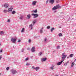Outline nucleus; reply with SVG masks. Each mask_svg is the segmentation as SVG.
Segmentation results:
<instances>
[{"mask_svg": "<svg viewBox=\"0 0 76 76\" xmlns=\"http://www.w3.org/2000/svg\"><path fill=\"white\" fill-rule=\"evenodd\" d=\"M67 58H69V56Z\"/></svg>", "mask_w": 76, "mask_h": 76, "instance_id": "47", "label": "nucleus"}, {"mask_svg": "<svg viewBox=\"0 0 76 76\" xmlns=\"http://www.w3.org/2000/svg\"><path fill=\"white\" fill-rule=\"evenodd\" d=\"M48 2V0H47L46 1V4H47Z\"/></svg>", "mask_w": 76, "mask_h": 76, "instance_id": "44", "label": "nucleus"}, {"mask_svg": "<svg viewBox=\"0 0 76 76\" xmlns=\"http://www.w3.org/2000/svg\"><path fill=\"white\" fill-rule=\"evenodd\" d=\"M31 15H32V16H34L33 18H37V17H38V14H31Z\"/></svg>", "mask_w": 76, "mask_h": 76, "instance_id": "4", "label": "nucleus"}, {"mask_svg": "<svg viewBox=\"0 0 76 76\" xmlns=\"http://www.w3.org/2000/svg\"><path fill=\"white\" fill-rule=\"evenodd\" d=\"M1 45V43L0 42V45Z\"/></svg>", "mask_w": 76, "mask_h": 76, "instance_id": "48", "label": "nucleus"}, {"mask_svg": "<svg viewBox=\"0 0 76 76\" xmlns=\"http://www.w3.org/2000/svg\"><path fill=\"white\" fill-rule=\"evenodd\" d=\"M31 42V39H29L28 40V42Z\"/></svg>", "mask_w": 76, "mask_h": 76, "instance_id": "37", "label": "nucleus"}, {"mask_svg": "<svg viewBox=\"0 0 76 76\" xmlns=\"http://www.w3.org/2000/svg\"><path fill=\"white\" fill-rule=\"evenodd\" d=\"M0 35H3L4 34V32L3 31H1L0 32Z\"/></svg>", "mask_w": 76, "mask_h": 76, "instance_id": "19", "label": "nucleus"}, {"mask_svg": "<svg viewBox=\"0 0 76 76\" xmlns=\"http://www.w3.org/2000/svg\"><path fill=\"white\" fill-rule=\"evenodd\" d=\"M30 28H31V29H33V25L32 24H31L30 25H29Z\"/></svg>", "mask_w": 76, "mask_h": 76, "instance_id": "16", "label": "nucleus"}, {"mask_svg": "<svg viewBox=\"0 0 76 76\" xmlns=\"http://www.w3.org/2000/svg\"><path fill=\"white\" fill-rule=\"evenodd\" d=\"M3 12H4V13H7V11L6 10H4L3 11Z\"/></svg>", "mask_w": 76, "mask_h": 76, "instance_id": "24", "label": "nucleus"}, {"mask_svg": "<svg viewBox=\"0 0 76 76\" xmlns=\"http://www.w3.org/2000/svg\"><path fill=\"white\" fill-rule=\"evenodd\" d=\"M60 46H57L56 49H59V48H60Z\"/></svg>", "mask_w": 76, "mask_h": 76, "instance_id": "29", "label": "nucleus"}, {"mask_svg": "<svg viewBox=\"0 0 76 76\" xmlns=\"http://www.w3.org/2000/svg\"><path fill=\"white\" fill-rule=\"evenodd\" d=\"M11 73L13 75H15L16 73H17V71L15 69H12L11 70Z\"/></svg>", "mask_w": 76, "mask_h": 76, "instance_id": "3", "label": "nucleus"}, {"mask_svg": "<svg viewBox=\"0 0 76 76\" xmlns=\"http://www.w3.org/2000/svg\"><path fill=\"white\" fill-rule=\"evenodd\" d=\"M15 13H16V12H15V11H13L12 12V14H15Z\"/></svg>", "mask_w": 76, "mask_h": 76, "instance_id": "26", "label": "nucleus"}, {"mask_svg": "<svg viewBox=\"0 0 76 76\" xmlns=\"http://www.w3.org/2000/svg\"><path fill=\"white\" fill-rule=\"evenodd\" d=\"M47 41V38H45L44 41Z\"/></svg>", "mask_w": 76, "mask_h": 76, "instance_id": "40", "label": "nucleus"}, {"mask_svg": "<svg viewBox=\"0 0 76 76\" xmlns=\"http://www.w3.org/2000/svg\"><path fill=\"white\" fill-rule=\"evenodd\" d=\"M64 66H67V63L65 64H64Z\"/></svg>", "mask_w": 76, "mask_h": 76, "instance_id": "38", "label": "nucleus"}, {"mask_svg": "<svg viewBox=\"0 0 76 76\" xmlns=\"http://www.w3.org/2000/svg\"><path fill=\"white\" fill-rule=\"evenodd\" d=\"M40 34H42V33H43V27H42L40 28Z\"/></svg>", "mask_w": 76, "mask_h": 76, "instance_id": "9", "label": "nucleus"}, {"mask_svg": "<svg viewBox=\"0 0 76 76\" xmlns=\"http://www.w3.org/2000/svg\"><path fill=\"white\" fill-rule=\"evenodd\" d=\"M74 64H75V63L73 62H72L71 66V67H73L74 66Z\"/></svg>", "mask_w": 76, "mask_h": 76, "instance_id": "20", "label": "nucleus"}, {"mask_svg": "<svg viewBox=\"0 0 76 76\" xmlns=\"http://www.w3.org/2000/svg\"><path fill=\"white\" fill-rule=\"evenodd\" d=\"M1 75V74L0 73V76Z\"/></svg>", "mask_w": 76, "mask_h": 76, "instance_id": "49", "label": "nucleus"}, {"mask_svg": "<svg viewBox=\"0 0 76 76\" xmlns=\"http://www.w3.org/2000/svg\"><path fill=\"white\" fill-rule=\"evenodd\" d=\"M28 58H27L25 59L26 61H27V60H28Z\"/></svg>", "mask_w": 76, "mask_h": 76, "instance_id": "36", "label": "nucleus"}, {"mask_svg": "<svg viewBox=\"0 0 76 76\" xmlns=\"http://www.w3.org/2000/svg\"><path fill=\"white\" fill-rule=\"evenodd\" d=\"M61 7H60V5H58L56 6H55L54 7L52 8V10H56L57 9H58V8H61Z\"/></svg>", "mask_w": 76, "mask_h": 76, "instance_id": "2", "label": "nucleus"}, {"mask_svg": "<svg viewBox=\"0 0 76 76\" xmlns=\"http://www.w3.org/2000/svg\"><path fill=\"white\" fill-rule=\"evenodd\" d=\"M42 52H40L39 53L38 55L40 56L42 55Z\"/></svg>", "mask_w": 76, "mask_h": 76, "instance_id": "23", "label": "nucleus"}, {"mask_svg": "<svg viewBox=\"0 0 76 76\" xmlns=\"http://www.w3.org/2000/svg\"><path fill=\"white\" fill-rule=\"evenodd\" d=\"M39 69H40V68L39 67L37 66L35 68V70L36 71H38V70Z\"/></svg>", "mask_w": 76, "mask_h": 76, "instance_id": "15", "label": "nucleus"}, {"mask_svg": "<svg viewBox=\"0 0 76 76\" xmlns=\"http://www.w3.org/2000/svg\"><path fill=\"white\" fill-rule=\"evenodd\" d=\"M69 63V61H67V63Z\"/></svg>", "mask_w": 76, "mask_h": 76, "instance_id": "46", "label": "nucleus"}, {"mask_svg": "<svg viewBox=\"0 0 76 76\" xmlns=\"http://www.w3.org/2000/svg\"><path fill=\"white\" fill-rule=\"evenodd\" d=\"M73 54H71L70 55H69V57L70 58H72V57H73Z\"/></svg>", "mask_w": 76, "mask_h": 76, "instance_id": "22", "label": "nucleus"}, {"mask_svg": "<svg viewBox=\"0 0 76 76\" xmlns=\"http://www.w3.org/2000/svg\"><path fill=\"white\" fill-rule=\"evenodd\" d=\"M24 17L23 16L21 15L20 16L19 19H20V20H22V19H23Z\"/></svg>", "mask_w": 76, "mask_h": 76, "instance_id": "13", "label": "nucleus"}, {"mask_svg": "<svg viewBox=\"0 0 76 76\" xmlns=\"http://www.w3.org/2000/svg\"><path fill=\"white\" fill-rule=\"evenodd\" d=\"M33 22H37V19H35L33 20Z\"/></svg>", "mask_w": 76, "mask_h": 76, "instance_id": "34", "label": "nucleus"}, {"mask_svg": "<svg viewBox=\"0 0 76 76\" xmlns=\"http://www.w3.org/2000/svg\"><path fill=\"white\" fill-rule=\"evenodd\" d=\"M47 29H50V26H48L47 27Z\"/></svg>", "mask_w": 76, "mask_h": 76, "instance_id": "28", "label": "nucleus"}, {"mask_svg": "<svg viewBox=\"0 0 76 76\" xmlns=\"http://www.w3.org/2000/svg\"><path fill=\"white\" fill-rule=\"evenodd\" d=\"M21 41V40L20 39L18 40V42H20Z\"/></svg>", "mask_w": 76, "mask_h": 76, "instance_id": "35", "label": "nucleus"}, {"mask_svg": "<svg viewBox=\"0 0 76 76\" xmlns=\"http://www.w3.org/2000/svg\"><path fill=\"white\" fill-rule=\"evenodd\" d=\"M54 2V0H50L49 1V3H50L52 4H53Z\"/></svg>", "mask_w": 76, "mask_h": 76, "instance_id": "12", "label": "nucleus"}, {"mask_svg": "<svg viewBox=\"0 0 76 76\" xmlns=\"http://www.w3.org/2000/svg\"><path fill=\"white\" fill-rule=\"evenodd\" d=\"M41 61H44L47 60V58H42L41 59Z\"/></svg>", "mask_w": 76, "mask_h": 76, "instance_id": "14", "label": "nucleus"}, {"mask_svg": "<svg viewBox=\"0 0 76 76\" xmlns=\"http://www.w3.org/2000/svg\"><path fill=\"white\" fill-rule=\"evenodd\" d=\"M4 7L5 8H7L9 6V4H5L4 5Z\"/></svg>", "mask_w": 76, "mask_h": 76, "instance_id": "7", "label": "nucleus"}, {"mask_svg": "<svg viewBox=\"0 0 76 76\" xmlns=\"http://www.w3.org/2000/svg\"><path fill=\"white\" fill-rule=\"evenodd\" d=\"M23 51H24V50L22 49V50H21V52H23Z\"/></svg>", "mask_w": 76, "mask_h": 76, "instance_id": "42", "label": "nucleus"}, {"mask_svg": "<svg viewBox=\"0 0 76 76\" xmlns=\"http://www.w3.org/2000/svg\"><path fill=\"white\" fill-rule=\"evenodd\" d=\"M61 56H62L61 59L62 61L60 62H59L58 63H57V65H60L61 64V63L64 61V59L66 58V57H67V55H65V53H63Z\"/></svg>", "mask_w": 76, "mask_h": 76, "instance_id": "1", "label": "nucleus"}, {"mask_svg": "<svg viewBox=\"0 0 76 76\" xmlns=\"http://www.w3.org/2000/svg\"><path fill=\"white\" fill-rule=\"evenodd\" d=\"M25 31V28H23L21 30V32H23V31Z\"/></svg>", "mask_w": 76, "mask_h": 76, "instance_id": "21", "label": "nucleus"}, {"mask_svg": "<svg viewBox=\"0 0 76 76\" xmlns=\"http://www.w3.org/2000/svg\"><path fill=\"white\" fill-rule=\"evenodd\" d=\"M59 37H61V36H62V34L61 33H60L59 34Z\"/></svg>", "mask_w": 76, "mask_h": 76, "instance_id": "27", "label": "nucleus"}, {"mask_svg": "<svg viewBox=\"0 0 76 76\" xmlns=\"http://www.w3.org/2000/svg\"><path fill=\"white\" fill-rule=\"evenodd\" d=\"M31 51L32 53H34L35 51V47H32L31 49Z\"/></svg>", "mask_w": 76, "mask_h": 76, "instance_id": "8", "label": "nucleus"}, {"mask_svg": "<svg viewBox=\"0 0 76 76\" xmlns=\"http://www.w3.org/2000/svg\"><path fill=\"white\" fill-rule=\"evenodd\" d=\"M29 65H30V64L29 63H27L26 64V66H29Z\"/></svg>", "mask_w": 76, "mask_h": 76, "instance_id": "31", "label": "nucleus"}, {"mask_svg": "<svg viewBox=\"0 0 76 76\" xmlns=\"http://www.w3.org/2000/svg\"><path fill=\"white\" fill-rule=\"evenodd\" d=\"M31 15L30 14H28L27 15V17L28 18V19H29L30 18H31Z\"/></svg>", "mask_w": 76, "mask_h": 76, "instance_id": "17", "label": "nucleus"}, {"mask_svg": "<svg viewBox=\"0 0 76 76\" xmlns=\"http://www.w3.org/2000/svg\"><path fill=\"white\" fill-rule=\"evenodd\" d=\"M36 23V22H35L34 21H33L32 23L33 25H35V23Z\"/></svg>", "mask_w": 76, "mask_h": 76, "instance_id": "30", "label": "nucleus"}, {"mask_svg": "<svg viewBox=\"0 0 76 76\" xmlns=\"http://www.w3.org/2000/svg\"><path fill=\"white\" fill-rule=\"evenodd\" d=\"M54 65H52V66H50V69L53 70H54Z\"/></svg>", "mask_w": 76, "mask_h": 76, "instance_id": "10", "label": "nucleus"}, {"mask_svg": "<svg viewBox=\"0 0 76 76\" xmlns=\"http://www.w3.org/2000/svg\"><path fill=\"white\" fill-rule=\"evenodd\" d=\"M37 3V1H33L32 2V5L33 6H34V5H36V3Z\"/></svg>", "mask_w": 76, "mask_h": 76, "instance_id": "11", "label": "nucleus"}, {"mask_svg": "<svg viewBox=\"0 0 76 76\" xmlns=\"http://www.w3.org/2000/svg\"><path fill=\"white\" fill-rule=\"evenodd\" d=\"M27 50H30V48H28L27 49Z\"/></svg>", "mask_w": 76, "mask_h": 76, "instance_id": "41", "label": "nucleus"}, {"mask_svg": "<svg viewBox=\"0 0 76 76\" xmlns=\"http://www.w3.org/2000/svg\"><path fill=\"white\" fill-rule=\"evenodd\" d=\"M31 12H34V13H37V10H32L31 11Z\"/></svg>", "mask_w": 76, "mask_h": 76, "instance_id": "18", "label": "nucleus"}, {"mask_svg": "<svg viewBox=\"0 0 76 76\" xmlns=\"http://www.w3.org/2000/svg\"><path fill=\"white\" fill-rule=\"evenodd\" d=\"M2 52V50H0V53H1Z\"/></svg>", "mask_w": 76, "mask_h": 76, "instance_id": "45", "label": "nucleus"}, {"mask_svg": "<svg viewBox=\"0 0 76 76\" xmlns=\"http://www.w3.org/2000/svg\"><path fill=\"white\" fill-rule=\"evenodd\" d=\"M54 28H51L50 31L51 32H52L53 31H54Z\"/></svg>", "mask_w": 76, "mask_h": 76, "instance_id": "25", "label": "nucleus"}, {"mask_svg": "<svg viewBox=\"0 0 76 76\" xmlns=\"http://www.w3.org/2000/svg\"><path fill=\"white\" fill-rule=\"evenodd\" d=\"M31 69H34L35 70V68L34 67V66H32V67L31 68Z\"/></svg>", "mask_w": 76, "mask_h": 76, "instance_id": "33", "label": "nucleus"}, {"mask_svg": "<svg viewBox=\"0 0 76 76\" xmlns=\"http://www.w3.org/2000/svg\"><path fill=\"white\" fill-rule=\"evenodd\" d=\"M2 58V56H0V60H1V58Z\"/></svg>", "mask_w": 76, "mask_h": 76, "instance_id": "43", "label": "nucleus"}, {"mask_svg": "<svg viewBox=\"0 0 76 76\" xmlns=\"http://www.w3.org/2000/svg\"><path fill=\"white\" fill-rule=\"evenodd\" d=\"M9 67H7L6 68V69L7 70H9Z\"/></svg>", "mask_w": 76, "mask_h": 76, "instance_id": "32", "label": "nucleus"}, {"mask_svg": "<svg viewBox=\"0 0 76 76\" xmlns=\"http://www.w3.org/2000/svg\"><path fill=\"white\" fill-rule=\"evenodd\" d=\"M16 40V39H13V38H12L11 39V41L12 42L15 43Z\"/></svg>", "mask_w": 76, "mask_h": 76, "instance_id": "5", "label": "nucleus"}, {"mask_svg": "<svg viewBox=\"0 0 76 76\" xmlns=\"http://www.w3.org/2000/svg\"><path fill=\"white\" fill-rule=\"evenodd\" d=\"M7 22H10V20H9V19L8 20Z\"/></svg>", "mask_w": 76, "mask_h": 76, "instance_id": "39", "label": "nucleus"}, {"mask_svg": "<svg viewBox=\"0 0 76 76\" xmlns=\"http://www.w3.org/2000/svg\"><path fill=\"white\" fill-rule=\"evenodd\" d=\"M13 9V7H11L10 8H9L8 10V12H11V11H12V10Z\"/></svg>", "mask_w": 76, "mask_h": 76, "instance_id": "6", "label": "nucleus"}]
</instances>
